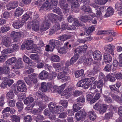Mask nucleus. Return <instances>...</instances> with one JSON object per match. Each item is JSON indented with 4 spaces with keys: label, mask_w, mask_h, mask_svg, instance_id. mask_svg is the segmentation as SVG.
Wrapping results in <instances>:
<instances>
[{
    "label": "nucleus",
    "mask_w": 122,
    "mask_h": 122,
    "mask_svg": "<svg viewBox=\"0 0 122 122\" xmlns=\"http://www.w3.org/2000/svg\"><path fill=\"white\" fill-rule=\"evenodd\" d=\"M10 16V13L7 11L4 12L1 15V17L5 19L9 18Z\"/></svg>",
    "instance_id": "64"
},
{
    "label": "nucleus",
    "mask_w": 122,
    "mask_h": 122,
    "mask_svg": "<svg viewBox=\"0 0 122 122\" xmlns=\"http://www.w3.org/2000/svg\"><path fill=\"white\" fill-rule=\"evenodd\" d=\"M95 29V28L92 26L86 27L85 28L84 34L88 36L90 35L91 33Z\"/></svg>",
    "instance_id": "19"
},
{
    "label": "nucleus",
    "mask_w": 122,
    "mask_h": 122,
    "mask_svg": "<svg viewBox=\"0 0 122 122\" xmlns=\"http://www.w3.org/2000/svg\"><path fill=\"white\" fill-rule=\"evenodd\" d=\"M63 70H64L62 72L58 73L57 77L58 79H61L64 77L67 73L66 70H67V69H66V70L64 69Z\"/></svg>",
    "instance_id": "37"
},
{
    "label": "nucleus",
    "mask_w": 122,
    "mask_h": 122,
    "mask_svg": "<svg viewBox=\"0 0 122 122\" xmlns=\"http://www.w3.org/2000/svg\"><path fill=\"white\" fill-rule=\"evenodd\" d=\"M12 119L13 121L15 122H20V117L19 116L16 115H13L12 117Z\"/></svg>",
    "instance_id": "60"
},
{
    "label": "nucleus",
    "mask_w": 122,
    "mask_h": 122,
    "mask_svg": "<svg viewBox=\"0 0 122 122\" xmlns=\"http://www.w3.org/2000/svg\"><path fill=\"white\" fill-rule=\"evenodd\" d=\"M7 98L9 99H13L14 97V95L11 91L8 92L6 95Z\"/></svg>",
    "instance_id": "45"
},
{
    "label": "nucleus",
    "mask_w": 122,
    "mask_h": 122,
    "mask_svg": "<svg viewBox=\"0 0 122 122\" xmlns=\"http://www.w3.org/2000/svg\"><path fill=\"white\" fill-rule=\"evenodd\" d=\"M112 60V58L109 54L105 53L103 56V61L106 64L110 62Z\"/></svg>",
    "instance_id": "17"
},
{
    "label": "nucleus",
    "mask_w": 122,
    "mask_h": 122,
    "mask_svg": "<svg viewBox=\"0 0 122 122\" xmlns=\"http://www.w3.org/2000/svg\"><path fill=\"white\" fill-rule=\"evenodd\" d=\"M77 103L80 104H82L81 103H83L85 102V98L83 96H81L78 98L76 99Z\"/></svg>",
    "instance_id": "51"
},
{
    "label": "nucleus",
    "mask_w": 122,
    "mask_h": 122,
    "mask_svg": "<svg viewBox=\"0 0 122 122\" xmlns=\"http://www.w3.org/2000/svg\"><path fill=\"white\" fill-rule=\"evenodd\" d=\"M85 46L86 47H84V46H83L81 47L79 46L75 50V52L77 54H78V53H80L84 51H86L87 47L86 45H85Z\"/></svg>",
    "instance_id": "23"
},
{
    "label": "nucleus",
    "mask_w": 122,
    "mask_h": 122,
    "mask_svg": "<svg viewBox=\"0 0 122 122\" xmlns=\"http://www.w3.org/2000/svg\"><path fill=\"white\" fill-rule=\"evenodd\" d=\"M68 2L71 3V8L74 10L77 9L80 6L78 0H67Z\"/></svg>",
    "instance_id": "14"
},
{
    "label": "nucleus",
    "mask_w": 122,
    "mask_h": 122,
    "mask_svg": "<svg viewBox=\"0 0 122 122\" xmlns=\"http://www.w3.org/2000/svg\"><path fill=\"white\" fill-rule=\"evenodd\" d=\"M78 57V55L76 54V55H74L70 59V61H71V62L73 64L77 60Z\"/></svg>",
    "instance_id": "57"
},
{
    "label": "nucleus",
    "mask_w": 122,
    "mask_h": 122,
    "mask_svg": "<svg viewBox=\"0 0 122 122\" xmlns=\"http://www.w3.org/2000/svg\"><path fill=\"white\" fill-rule=\"evenodd\" d=\"M107 78L108 80L112 82H114L115 80V78L109 74L107 75Z\"/></svg>",
    "instance_id": "61"
},
{
    "label": "nucleus",
    "mask_w": 122,
    "mask_h": 122,
    "mask_svg": "<svg viewBox=\"0 0 122 122\" xmlns=\"http://www.w3.org/2000/svg\"><path fill=\"white\" fill-rule=\"evenodd\" d=\"M87 78L84 77L81 79L80 81L78 82L77 84V86L78 87H83L84 86V84L87 81Z\"/></svg>",
    "instance_id": "25"
},
{
    "label": "nucleus",
    "mask_w": 122,
    "mask_h": 122,
    "mask_svg": "<svg viewBox=\"0 0 122 122\" xmlns=\"http://www.w3.org/2000/svg\"><path fill=\"white\" fill-rule=\"evenodd\" d=\"M84 70L83 69L78 70L75 73V76L77 78L82 76L84 74Z\"/></svg>",
    "instance_id": "40"
},
{
    "label": "nucleus",
    "mask_w": 122,
    "mask_h": 122,
    "mask_svg": "<svg viewBox=\"0 0 122 122\" xmlns=\"http://www.w3.org/2000/svg\"><path fill=\"white\" fill-rule=\"evenodd\" d=\"M31 13H30L27 12L23 16L22 19V20L24 22V23L25 22V21L28 20H31Z\"/></svg>",
    "instance_id": "26"
},
{
    "label": "nucleus",
    "mask_w": 122,
    "mask_h": 122,
    "mask_svg": "<svg viewBox=\"0 0 122 122\" xmlns=\"http://www.w3.org/2000/svg\"><path fill=\"white\" fill-rule=\"evenodd\" d=\"M32 28L33 29L36 31L39 29L40 23L39 21L35 19L32 21Z\"/></svg>",
    "instance_id": "16"
},
{
    "label": "nucleus",
    "mask_w": 122,
    "mask_h": 122,
    "mask_svg": "<svg viewBox=\"0 0 122 122\" xmlns=\"http://www.w3.org/2000/svg\"><path fill=\"white\" fill-rule=\"evenodd\" d=\"M53 67L57 71H59L61 70V67L63 69L66 70L67 69V68L63 66V64L61 62L57 63H54L53 65Z\"/></svg>",
    "instance_id": "13"
},
{
    "label": "nucleus",
    "mask_w": 122,
    "mask_h": 122,
    "mask_svg": "<svg viewBox=\"0 0 122 122\" xmlns=\"http://www.w3.org/2000/svg\"><path fill=\"white\" fill-rule=\"evenodd\" d=\"M86 115V113L85 111L81 110L76 113L75 117L76 119V120L78 121L85 117Z\"/></svg>",
    "instance_id": "8"
},
{
    "label": "nucleus",
    "mask_w": 122,
    "mask_h": 122,
    "mask_svg": "<svg viewBox=\"0 0 122 122\" xmlns=\"http://www.w3.org/2000/svg\"><path fill=\"white\" fill-rule=\"evenodd\" d=\"M30 80L32 81L34 83H36L37 82L36 75L34 73L29 76Z\"/></svg>",
    "instance_id": "41"
},
{
    "label": "nucleus",
    "mask_w": 122,
    "mask_h": 122,
    "mask_svg": "<svg viewBox=\"0 0 122 122\" xmlns=\"http://www.w3.org/2000/svg\"><path fill=\"white\" fill-rule=\"evenodd\" d=\"M51 60L53 62H58L60 61V59L59 57L57 55H53L51 57Z\"/></svg>",
    "instance_id": "44"
},
{
    "label": "nucleus",
    "mask_w": 122,
    "mask_h": 122,
    "mask_svg": "<svg viewBox=\"0 0 122 122\" xmlns=\"http://www.w3.org/2000/svg\"><path fill=\"white\" fill-rule=\"evenodd\" d=\"M112 64H111L109 63L106 65L104 68L105 70L109 72L111 71Z\"/></svg>",
    "instance_id": "59"
},
{
    "label": "nucleus",
    "mask_w": 122,
    "mask_h": 122,
    "mask_svg": "<svg viewBox=\"0 0 122 122\" xmlns=\"http://www.w3.org/2000/svg\"><path fill=\"white\" fill-rule=\"evenodd\" d=\"M56 15L52 13H50L48 15L47 17L52 23H54L56 21Z\"/></svg>",
    "instance_id": "34"
},
{
    "label": "nucleus",
    "mask_w": 122,
    "mask_h": 122,
    "mask_svg": "<svg viewBox=\"0 0 122 122\" xmlns=\"http://www.w3.org/2000/svg\"><path fill=\"white\" fill-rule=\"evenodd\" d=\"M49 44V45H47L46 47L45 50L46 51H52L56 46L62 44V43L58 40L53 39L50 40Z\"/></svg>",
    "instance_id": "2"
},
{
    "label": "nucleus",
    "mask_w": 122,
    "mask_h": 122,
    "mask_svg": "<svg viewBox=\"0 0 122 122\" xmlns=\"http://www.w3.org/2000/svg\"><path fill=\"white\" fill-rule=\"evenodd\" d=\"M64 47L66 49H69V48H71V46H73L72 44L71 43V41H69L66 42L64 44Z\"/></svg>",
    "instance_id": "63"
},
{
    "label": "nucleus",
    "mask_w": 122,
    "mask_h": 122,
    "mask_svg": "<svg viewBox=\"0 0 122 122\" xmlns=\"http://www.w3.org/2000/svg\"><path fill=\"white\" fill-rule=\"evenodd\" d=\"M6 63V65H4L3 67H0V74H3L7 75L10 71V69Z\"/></svg>",
    "instance_id": "11"
},
{
    "label": "nucleus",
    "mask_w": 122,
    "mask_h": 122,
    "mask_svg": "<svg viewBox=\"0 0 122 122\" xmlns=\"http://www.w3.org/2000/svg\"><path fill=\"white\" fill-rule=\"evenodd\" d=\"M92 55L95 60L98 61L101 60L102 59V56L101 52L98 50H96L93 52Z\"/></svg>",
    "instance_id": "10"
},
{
    "label": "nucleus",
    "mask_w": 122,
    "mask_h": 122,
    "mask_svg": "<svg viewBox=\"0 0 122 122\" xmlns=\"http://www.w3.org/2000/svg\"><path fill=\"white\" fill-rule=\"evenodd\" d=\"M53 24V26L52 27L56 31L57 30L60 28V25L59 23L57 21H55Z\"/></svg>",
    "instance_id": "47"
},
{
    "label": "nucleus",
    "mask_w": 122,
    "mask_h": 122,
    "mask_svg": "<svg viewBox=\"0 0 122 122\" xmlns=\"http://www.w3.org/2000/svg\"><path fill=\"white\" fill-rule=\"evenodd\" d=\"M95 84H97V88L100 89V92H102V89L103 85V82L101 80H99L98 81H95Z\"/></svg>",
    "instance_id": "33"
},
{
    "label": "nucleus",
    "mask_w": 122,
    "mask_h": 122,
    "mask_svg": "<svg viewBox=\"0 0 122 122\" xmlns=\"http://www.w3.org/2000/svg\"><path fill=\"white\" fill-rule=\"evenodd\" d=\"M2 42L3 44L7 47H9L12 43L10 38L6 35L2 37Z\"/></svg>",
    "instance_id": "5"
},
{
    "label": "nucleus",
    "mask_w": 122,
    "mask_h": 122,
    "mask_svg": "<svg viewBox=\"0 0 122 122\" xmlns=\"http://www.w3.org/2000/svg\"><path fill=\"white\" fill-rule=\"evenodd\" d=\"M24 122H32V118L30 115L25 116L24 117Z\"/></svg>",
    "instance_id": "52"
},
{
    "label": "nucleus",
    "mask_w": 122,
    "mask_h": 122,
    "mask_svg": "<svg viewBox=\"0 0 122 122\" xmlns=\"http://www.w3.org/2000/svg\"><path fill=\"white\" fill-rule=\"evenodd\" d=\"M23 103L20 102H18L16 103V105L19 111H22L23 109Z\"/></svg>",
    "instance_id": "48"
},
{
    "label": "nucleus",
    "mask_w": 122,
    "mask_h": 122,
    "mask_svg": "<svg viewBox=\"0 0 122 122\" xmlns=\"http://www.w3.org/2000/svg\"><path fill=\"white\" fill-rule=\"evenodd\" d=\"M115 46L113 45L110 44L105 46L104 50L106 53H110L112 55H114L113 51Z\"/></svg>",
    "instance_id": "9"
},
{
    "label": "nucleus",
    "mask_w": 122,
    "mask_h": 122,
    "mask_svg": "<svg viewBox=\"0 0 122 122\" xmlns=\"http://www.w3.org/2000/svg\"><path fill=\"white\" fill-rule=\"evenodd\" d=\"M81 10L87 14L91 13L92 12V10L90 8L88 7H87L84 5L82 6Z\"/></svg>",
    "instance_id": "35"
},
{
    "label": "nucleus",
    "mask_w": 122,
    "mask_h": 122,
    "mask_svg": "<svg viewBox=\"0 0 122 122\" xmlns=\"http://www.w3.org/2000/svg\"><path fill=\"white\" fill-rule=\"evenodd\" d=\"M116 85L117 88H116L114 85L110 86V88L111 90L114 93H119V88L120 86L121 85L120 84L117 83H116Z\"/></svg>",
    "instance_id": "20"
},
{
    "label": "nucleus",
    "mask_w": 122,
    "mask_h": 122,
    "mask_svg": "<svg viewBox=\"0 0 122 122\" xmlns=\"http://www.w3.org/2000/svg\"><path fill=\"white\" fill-rule=\"evenodd\" d=\"M83 105V104H80L77 103L76 104H74L73 106L74 111L75 112L77 111L82 107Z\"/></svg>",
    "instance_id": "31"
},
{
    "label": "nucleus",
    "mask_w": 122,
    "mask_h": 122,
    "mask_svg": "<svg viewBox=\"0 0 122 122\" xmlns=\"http://www.w3.org/2000/svg\"><path fill=\"white\" fill-rule=\"evenodd\" d=\"M44 102L43 101H41L39 102L38 103L39 107L41 108L42 111L46 107V106L44 103Z\"/></svg>",
    "instance_id": "56"
},
{
    "label": "nucleus",
    "mask_w": 122,
    "mask_h": 122,
    "mask_svg": "<svg viewBox=\"0 0 122 122\" xmlns=\"http://www.w3.org/2000/svg\"><path fill=\"white\" fill-rule=\"evenodd\" d=\"M22 65V60L21 59H18L17 62L13 66V69H20L21 68Z\"/></svg>",
    "instance_id": "22"
},
{
    "label": "nucleus",
    "mask_w": 122,
    "mask_h": 122,
    "mask_svg": "<svg viewBox=\"0 0 122 122\" xmlns=\"http://www.w3.org/2000/svg\"><path fill=\"white\" fill-rule=\"evenodd\" d=\"M59 4L61 7L63 9L64 13H67L69 10L67 8V4L65 0H60Z\"/></svg>",
    "instance_id": "7"
},
{
    "label": "nucleus",
    "mask_w": 122,
    "mask_h": 122,
    "mask_svg": "<svg viewBox=\"0 0 122 122\" xmlns=\"http://www.w3.org/2000/svg\"><path fill=\"white\" fill-rule=\"evenodd\" d=\"M23 11V9L20 7L18 8L15 11L14 15L15 16L19 17L22 14Z\"/></svg>",
    "instance_id": "28"
},
{
    "label": "nucleus",
    "mask_w": 122,
    "mask_h": 122,
    "mask_svg": "<svg viewBox=\"0 0 122 122\" xmlns=\"http://www.w3.org/2000/svg\"><path fill=\"white\" fill-rule=\"evenodd\" d=\"M96 4L99 5H104L106 3L108 0H94Z\"/></svg>",
    "instance_id": "50"
},
{
    "label": "nucleus",
    "mask_w": 122,
    "mask_h": 122,
    "mask_svg": "<svg viewBox=\"0 0 122 122\" xmlns=\"http://www.w3.org/2000/svg\"><path fill=\"white\" fill-rule=\"evenodd\" d=\"M88 115L90 119L94 121L96 118V115L93 110L89 111Z\"/></svg>",
    "instance_id": "27"
},
{
    "label": "nucleus",
    "mask_w": 122,
    "mask_h": 122,
    "mask_svg": "<svg viewBox=\"0 0 122 122\" xmlns=\"http://www.w3.org/2000/svg\"><path fill=\"white\" fill-rule=\"evenodd\" d=\"M48 73L46 71L43 70L42 71L39 75V78L41 79H46L48 77Z\"/></svg>",
    "instance_id": "18"
},
{
    "label": "nucleus",
    "mask_w": 122,
    "mask_h": 122,
    "mask_svg": "<svg viewBox=\"0 0 122 122\" xmlns=\"http://www.w3.org/2000/svg\"><path fill=\"white\" fill-rule=\"evenodd\" d=\"M71 37V36L70 34H64L60 36L59 38L61 41H64L70 39Z\"/></svg>",
    "instance_id": "36"
},
{
    "label": "nucleus",
    "mask_w": 122,
    "mask_h": 122,
    "mask_svg": "<svg viewBox=\"0 0 122 122\" xmlns=\"http://www.w3.org/2000/svg\"><path fill=\"white\" fill-rule=\"evenodd\" d=\"M103 97L104 100L106 102L108 103H111L112 102V100L110 97L105 95H104Z\"/></svg>",
    "instance_id": "49"
},
{
    "label": "nucleus",
    "mask_w": 122,
    "mask_h": 122,
    "mask_svg": "<svg viewBox=\"0 0 122 122\" xmlns=\"http://www.w3.org/2000/svg\"><path fill=\"white\" fill-rule=\"evenodd\" d=\"M108 106L107 105L105 104L100 105L98 111L99 113L101 114H103L104 113L106 112Z\"/></svg>",
    "instance_id": "21"
},
{
    "label": "nucleus",
    "mask_w": 122,
    "mask_h": 122,
    "mask_svg": "<svg viewBox=\"0 0 122 122\" xmlns=\"http://www.w3.org/2000/svg\"><path fill=\"white\" fill-rule=\"evenodd\" d=\"M30 57L31 59L34 60H38L39 57V56L36 54H33L30 55Z\"/></svg>",
    "instance_id": "54"
},
{
    "label": "nucleus",
    "mask_w": 122,
    "mask_h": 122,
    "mask_svg": "<svg viewBox=\"0 0 122 122\" xmlns=\"http://www.w3.org/2000/svg\"><path fill=\"white\" fill-rule=\"evenodd\" d=\"M22 32H16L14 31H12L10 34V36L14 38V40L15 42H17L20 41V38L22 35Z\"/></svg>",
    "instance_id": "6"
},
{
    "label": "nucleus",
    "mask_w": 122,
    "mask_h": 122,
    "mask_svg": "<svg viewBox=\"0 0 122 122\" xmlns=\"http://www.w3.org/2000/svg\"><path fill=\"white\" fill-rule=\"evenodd\" d=\"M114 11L112 8L108 7L107 9V12L104 15L105 17H107L112 15Z\"/></svg>",
    "instance_id": "30"
},
{
    "label": "nucleus",
    "mask_w": 122,
    "mask_h": 122,
    "mask_svg": "<svg viewBox=\"0 0 122 122\" xmlns=\"http://www.w3.org/2000/svg\"><path fill=\"white\" fill-rule=\"evenodd\" d=\"M96 10H97L96 14L97 15V16L98 17H100L102 16L103 15L101 12L100 10L101 9L98 7L96 8Z\"/></svg>",
    "instance_id": "58"
},
{
    "label": "nucleus",
    "mask_w": 122,
    "mask_h": 122,
    "mask_svg": "<svg viewBox=\"0 0 122 122\" xmlns=\"http://www.w3.org/2000/svg\"><path fill=\"white\" fill-rule=\"evenodd\" d=\"M118 64V62L116 60H114L113 63V71H115V70L117 68Z\"/></svg>",
    "instance_id": "55"
},
{
    "label": "nucleus",
    "mask_w": 122,
    "mask_h": 122,
    "mask_svg": "<svg viewBox=\"0 0 122 122\" xmlns=\"http://www.w3.org/2000/svg\"><path fill=\"white\" fill-rule=\"evenodd\" d=\"M18 3L17 1L11 2L7 5V9L8 10L14 9L18 6Z\"/></svg>",
    "instance_id": "15"
},
{
    "label": "nucleus",
    "mask_w": 122,
    "mask_h": 122,
    "mask_svg": "<svg viewBox=\"0 0 122 122\" xmlns=\"http://www.w3.org/2000/svg\"><path fill=\"white\" fill-rule=\"evenodd\" d=\"M57 106L55 104L52 102H51L48 104V107L49 110L52 113H53Z\"/></svg>",
    "instance_id": "32"
},
{
    "label": "nucleus",
    "mask_w": 122,
    "mask_h": 122,
    "mask_svg": "<svg viewBox=\"0 0 122 122\" xmlns=\"http://www.w3.org/2000/svg\"><path fill=\"white\" fill-rule=\"evenodd\" d=\"M50 22L47 19L45 18L41 24L40 28V31H45L50 27Z\"/></svg>",
    "instance_id": "4"
},
{
    "label": "nucleus",
    "mask_w": 122,
    "mask_h": 122,
    "mask_svg": "<svg viewBox=\"0 0 122 122\" xmlns=\"http://www.w3.org/2000/svg\"><path fill=\"white\" fill-rule=\"evenodd\" d=\"M64 110V108L62 106H57L53 113L58 114L63 112Z\"/></svg>",
    "instance_id": "24"
},
{
    "label": "nucleus",
    "mask_w": 122,
    "mask_h": 122,
    "mask_svg": "<svg viewBox=\"0 0 122 122\" xmlns=\"http://www.w3.org/2000/svg\"><path fill=\"white\" fill-rule=\"evenodd\" d=\"M16 61V59L15 57H12L9 59L5 63L7 65H11L12 64L15 62Z\"/></svg>",
    "instance_id": "39"
},
{
    "label": "nucleus",
    "mask_w": 122,
    "mask_h": 122,
    "mask_svg": "<svg viewBox=\"0 0 122 122\" xmlns=\"http://www.w3.org/2000/svg\"><path fill=\"white\" fill-rule=\"evenodd\" d=\"M10 29V28L9 26H4L0 28V30L2 33L7 32Z\"/></svg>",
    "instance_id": "62"
},
{
    "label": "nucleus",
    "mask_w": 122,
    "mask_h": 122,
    "mask_svg": "<svg viewBox=\"0 0 122 122\" xmlns=\"http://www.w3.org/2000/svg\"><path fill=\"white\" fill-rule=\"evenodd\" d=\"M16 85L18 90L21 92H25L27 91L26 86L23 80L18 81Z\"/></svg>",
    "instance_id": "3"
},
{
    "label": "nucleus",
    "mask_w": 122,
    "mask_h": 122,
    "mask_svg": "<svg viewBox=\"0 0 122 122\" xmlns=\"http://www.w3.org/2000/svg\"><path fill=\"white\" fill-rule=\"evenodd\" d=\"M115 9L118 11H120L122 9V3L120 1H118L116 3Z\"/></svg>",
    "instance_id": "43"
},
{
    "label": "nucleus",
    "mask_w": 122,
    "mask_h": 122,
    "mask_svg": "<svg viewBox=\"0 0 122 122\" xmlns=\"http://www.w3.org/2000/svg\"><path fill=\"white\" fill-rule=\"evenodd\" d=\"M24 24V22L22 21L21 20L18 19L14 22L13 23V25L15 28L19 29L23 26Z\"/></svg>",
    "instance_id": "12"
},
{
    "label": "nucleus",
    "mask_w": 122,
    "mask_h": 122,
    "mask_svg": "<svg viewBox=\"0 0 122 122\" xmlns=\"http://www.w3.org/2000/svg\"><path fill=\"white\" fill-rule=\"evenodd\" d=\"M59 103L65 108H66L68 106V101L66 100H61L59 102Z\"/></svg>",
    "instance_id": "53"
},
{
    "label": "nucleus",
    "mask_w": 122,
    "mask_h": 122,
    "mask_svg": "<svg viewBox=\"0 0 122 122\" xmlns=\"http://www.w3.org/2000/svg\"><path fill=\"white\" fill-rule=\"evenodd\" d=\"M57 3L58 1L56 0H51L50 2L46 1L41 6L40 9H52L56 7Z\"/></svg>",
    "instance_id": "1"
},
{
    "label": "nucleus",
    "mask_w": 122,
    "mask_h": 122,
    "mask_svg": "<svg viewBox=\"0 0 122 122\" xmlns=\"http://www.w3.org/2000/svg\"><path fill=\"white\" fill-rule=\"evenodd\" d=\"M92 59L91 58L86 59L85 61L84 65L86 66H89L92 63Z\"/></svg>",
    "instance_id": "42"
},
{
    "label": "nucleus",
    "mask_w": 122,
    "mask_h": 122,
    "mask_svg": "<svg viewBox=\"0 0 122 122\" xmlns=\"http://www.w3.org/2000/svg\"><path fill=\"white\" fill-rule=\"evenodd\" d=\"M34 100V99L33 97H27L24 100V102L25 104L28 105L32 103Z\"/></svg>",
    "instance_id": "29"
},
{
    "label": "nucleus",
    "mask_w": 122,
    "mask_h": 122,
    "mask_svg": "<svg viewBox=\"0 0 122 122\" xmlns=\"http://www.w3.org/2000/svg\"><path fill=\"white\" fill-rule=\"evenodd\" d=\"M35 66V63L32 62V61L31 60V61H30L27 63L26 64L25 68L26 69L32 68Z\"/></svg>",
    "instance_id": "38"
},
{
    "label": "nucleus",
    "mask_w": 122,
    "mask_h": 122,
    "mask_svg": "<svg viewBox=\"0 0 122 122\" xmlns=\"http://www.w3.org/2000/svg\"><path fill=\"white\" fill-rule=\"evenodd\" d=\"M41 90L43 92H45L46 91L47 89L46 84L45 82L41 83Z\"/></svg>",
    "instance_id": "46"
}]
</instances>
